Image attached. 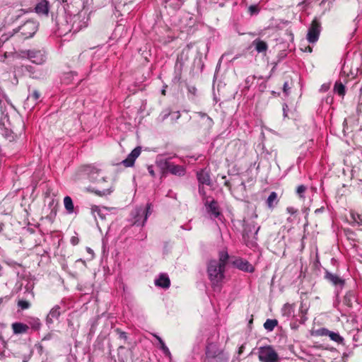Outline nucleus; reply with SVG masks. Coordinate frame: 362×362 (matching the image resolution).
<instances>
[{"instance_id":"nucleus-1","label":"nucleus","mask_w":362,"mask_h":362,"mask_svg":"<svg viewBox=\"0 0 362 362\" xmlns=\"http://www.w3.org/2000/svg\"><path fill=\"white\" fill-rule=\"evenodd\" d=\"M228 254L222 250L219 252L218 259H212L209 262L207 274L214 290L220 289L221 283L224 279L225 267L228 259Z\"/></svg>"},{"instance_id":"nucleus-2","label":"nucleus","mask_w":362,"mask_h":362,"mask_svg":"<svg viewBox=\"0 0 362 362\" xmlns=\"http://www.w3.org/2000/svg\"><path fill=\"white\" fill-rule=\"evenodd\" d=\"M81 172L84 175H86L91 182L101 185L100 189L88 188V191H91L100 196L110 194L112 192L111 183H108L106 180V177L101 175L100 170L95 166L90 165H84L81 168Z\"/></svg>"},{"instance_id":"nucleus-3","label":"nucleus","mask_w":362,"mask_h":362,"mask_svg":"<svg viewBox=\"0 0 362 362\" xmlns=\"http://www.w3.org/2000/svg\"><path fill=\"white\" fill-rule=\"evenodd\" d=\"M152 213L151 204L136 207L131 213L133 224L143 226L150 214Z\"/></svg>"},{"instance_id":"nucleus-4","label":"nucleus","mask_w":362,"mask_h":362,"mask_svg":"<svg viewBox=\"0 0 362 362\" xmlns=\"http://www.w3.org/2000/svg\"><path fill=\"white\" fill-rule=\"evenodd\" d=\"M205 354L207 358L215 359L216 362H227L228 360V355L215 343L207 344Z\"/></svg>"},{"instance_id":"nucleus-5","label":"nucleus","mask_w":362,"mask_h":362,"mask_svg":"<svg viewBox=\"0 0 362 362\" xmlns=\"http://www.w3.org/2000/svg\"><path fill=\"white\" fill-rule=\"evenodd\" d=\"M258 354L261 362H278L279 361L277 353L270 346L260 347Z\"/></svg>"},{"instance_id":"nucleus-6","label":"nucleus","mask_w":362,"mask_h":362,"mask_svg":"<svg viewBox=\"0 0 362 362\" xmlns=\"http://www.w3.org/2000/svg\"><path fill=\"white\" fill-rule=\"evenodd\" d=\"M321 32V23L317 18H315L307 33L306 39L310 43H315L318 39Z\"/></svg>"},{"instance_id":"nucleus-7","label":"nucleus","mask_w":362,"mask_h":362,"mask_svg":"<svg viewBox=\"0 0 362 362\" xmlns=\"http://www.w3.org/2000/svg\"><path fill=\"white\" fill-rule=\"evenodd\" d=\"M37 30V25L33 21H28L23 25L18 28V31L13 30L15 33L19 32L25 39L32 37Z\"/></svg>"},{"instance_id":"nucleus-8","label":"nucleus","mask_w":362,"mask_h":362,"mask_svg":"<svg viewBox=\"0 0 362 362\" xmlns=\"http://www.w3.org/2000/svg\"><path fill=\"white\" fill-rule=\"evenodd\" d=\"M160 165L164 170H167L173 175L182 176L185 173V169L183 166L175 165L168 160H160Z\"/></svg>"},{"instance_id":"nucleus-9","label":"nucleus","mask_w":362,"mask_h":362,"mask_svg":"<svg viewBox=\"0 0 362 362\" xmlns=\"http://www.w3.org/2000/svg\"><path fill=\"white\" fill-rule=\"evenodd\" d=\"M88 20L89 18L85 13H79L74 16L71 19L73 25L70 31L72 30L73 33H76L83 28L87 27Z\"/></svg>"},{"instance_id":"nucleus-10","label":"nucleus","mask_w":362,"mask_h":362,"mask_svg":"<svg viewBox=\"0 0 362 362\" xmlns=\"http://www.w3.org/2000/svg\"><path fill=\"white\" fill-rule=\"evenodd\" d=\"M28 59L36 64H42L46 60L45 52L44 50L31 49L24 52Z\"/></svg>"},{"instance_id":"nucleus-11","label":"nucleus","mask_w":362,"mask_h":362,"mask_svg":"<svg viewBox=\"0 0 362 362\" xmlns=\"http://www.w3.org/2000/svg\"><path fill=\"white\" fill-rule=\"evenodd\" d=\"M25 288V291L24 292L23 298L18 301V306L22 310L28 309L30 307V300L33 299L35 297V294L31 286H26Z\"/></svg>"},{"instance_id":"nucleus-12","label":"nucleus","mask_w":362,"mask_h":362,"mask_svg":"<svg viewBox=\"0 0 362 362\" xmlns=\"http://www.w3.org/2000/svg\"><path fill=\"white\" fill-rule=\"evenodd\" d=\"M195 114L200 117L199 124L202 127L207 131L212 128L214 121L209 115L202 112H197Z\"/></svg>"},{"instance_id":"nucleus-13","label":"nucleus","mask_w":362,"mask_h":362,"mask_svg":"<svg viewBox=\"0 0 362 362\" xmlns=\"http://www.w3.org/2000/svg\"><path fill=\"white\" fill-rule=\"evenodd\" d=\"M141 151V147H136L128 155L127 158L122 160V163L126 167H132L134 164L135 160L139 157Z\"/></svg>"},{"instance_id":"nucleus-14","label":"nucleus","mask_w":362,"mask_h":362,"mask_svg":"<svg viewBox=\"0 0 362 362\" xmlns=\"http://www.w3.org/2000/svg\"><path fill=\"white\" fill-rule=\"evenodd\" d=\"M233 264L236 268L243 272L250 273L254 272L253 266L251 264H250L249 262H247V260H244L243 259H238L233 262Z\"/></svg>"},{"instance_id":"nucleus-15","label":"nucleus","mask_w":362,"mask_h":362,"mask_svg":"<svg viewBox=\"0 0 362 362\" xmlns=\"http://www.w3.org/2000/svg\"><path fill=\"white\" fill-rule=\"evenodd\" d=\"M325 278L334 286L343 287L344 285V280L343 279L339 277L338 275L329 272V271L325 272Z\"/></svg>"},{"instance_id":"nucleus-16","label":"nucleus","mask_w":362,"mask_h":362,"mask_svg":"<svg viewBox=\"0 0 362 362\" xmlns=\"http://www.w3.org/2000/svg\"><path fill=\"white\" fill-rule=\"evenodd\" d=\"M35 11L38 15L47 16L49 11V2L47 0H40L36 4Z\"/></svg>"},{"instance_id":"nucleus-17","label":"nucleus","mask_w":362,"mask_h":362,"mask_svg":"<svg viewBox=\"0 0 362 362\" xmlns=\"http://www.w3.org/2000/svg\"><path fill=\"white\" fill-rule=\"evenodd\" d=\"M60 316V307L55 305L51 309L46 317L47 325H51L54 322V320H57Z\"/></svg>"},{"instance_id":"nucleus-18","label":"nucleus","mask_w":362,"mask_h":362,"mask_svg":"<svg viewBox=\"0 0 362 362\" xmlns=\"http://www.w3.org/2000/svg\"><path fill=\"white\" fill-rule=\"evenodd\" d=\"M155 285L163 288H168L170 285V279L167 274H161L159 277L155 280Z\"/></svg>"},{"instance_id":"nucleus-19","label":"nucleus","mask_w":362,"mask_h":362,"mask_svg":"<svg viewBox=\"0 0 362 362\" xmlns=\"http://www.w3.org/2000/svg\"><path fill=\"white\" fill-rule=\"evenodd\" d=\"M14 334H24L29 329V326L22 322H14L11 325Z\"/></svg>"},{"instance_id":"nucleus-20","label":"nucleus","mask_w":362,"mask_h":362,"mask_svg":"<svg viewBox=\"0 0 362 362\" xmlns=\"http://www.w3.org/2000/svg\"><path fill=\"white\" fill-rule=\"evenodd\" d=\"M40 96V93L37 90H34L32 93L29 94L25 101V105L28 107L34 106L39 100Z\"/></svg>"},{"instance_id":"nucleus-21","label":"nucleus","mask_w":362,"mask_h":362,"mask_svg":"<svg viewBox=\"0 0 362 362\" xmlns=\"http://www.w3.org/2000/svg\"><path fill=\"white\" fill-rule=\"evenodd\" d=\"M259 229H260V226H257V224H255L254 222H252L251 223H247L245 226L244 230L247 236H249L250 233H251L252 232V230H254L255 233H254L253 238L256 240L257 235V233H258V231L259 230Z\"/></svg>"},{"instance_id":"nucleus-22","label":"nucleus","mask_w":362,"mask_h":362,"mask_svg":"<svg viewBox=\"0 0 362 362\" xmlns=\"http://www.w3.org/2000/svg\"><path fill=\"white\" fill-rule=\"evenodd\" d=\"M252 45L255 47V50L258 53L264 52L268 49L267 44L264 41L261 40L260 39H255L252 42Z\"/></svg>"},{"instance_id":"nucleus-23","label":"nucleus","mask_w":362,"mask_h":362,"mask_svg":"<svg viewBox=\"0 0 362 362\" xmlns=\"http://www.w3.org/2000/svg\"><path fill=\"white\" fill-rule=\"evenodd\" d=\"M206 209L208 212L210 213L214 218H217L220 215L217 202L214 200L211 201L209 204H207Z\"/></svg>"},{"instance_id":"nucleus-24","label":"nucleus","mask_w":362,"mask_h":362,"mask_svg":"<svg viewBox=\"0 0 362 362\" xmlns=\"http://www.w3.org/2000/svg\"><path fill=\"white\" fill-rule=\"evenodd\" d=\"M27 322L29 328L30 327L33 331H37L41 327L40 320L37 317H30L28 319Z\"/></svg>"},{"instance_id":"nucleus-25","label":"nucleus","mask_w":362,"mask_h":362,"mask_svg":"<svg viewBox=\"0 0 362 362\" xmlns=\"http://www.w3.org/2000/svg\"><path fill=\"white\" fill-rule=\"evenodd\" d=\"M197 179L202 184H205L206 185H209L211 184L209 175L204 170H202L197 173Z\"/></svg>"},{"instance_id":"nucleus-26","label":"nucleus","mask_w":362,"mask_h":362,"mask_svg":"<svg viewBox=\"0 0 362 362\" xmlns=\"http://www.w3.org/2000/svg\"><path fill=\"white\" fill-rule=\"evenodd\" d=\"M153 336L158 341L159 344H160V349L162 350L163 353L166 356H168V358H171V354L170 352L169 349L167 347V346L165 345V342L163 341V340L159 336H158L157 334H153Z\"/></svg>"},{"instance_id":"nucleus-27","label":"nucleus","mask_w":362,"mask_h":362,"mask_svg":"<svg viewBox=\"0 0 362 362\" xmlns=\"http://www.w3.org/2000/svg\"><path fill=\"white\" fill-rule=\"evenodd\" d=\"M278 203L277 194L275 192H272L270 193L269 196L267 199V204L269 208H274L275 205Z\"/></svg>"},{"instance_id":"nucleus-28","label":"nucleus","mask_w":362,"mask_h":362,"mask_svg":"<svg viewBox=\"0 0 362 362\" xmlns=\"http://www.w3.org/2000/svg\"><path fill=\"white\" fill-rule=\"evenodd\" d=\"M91 213L93 216L96 219L97 216H98L102 220H104L105 218V214L103 213V211L99 206H91Z\"/></svg>"},{"instance_id":"nucleus-29","label":"nucleus","mask_w":362,"mask_h":362,"mask_svg":"<svg viewBox=\"0 0 362 362\" xmlns=\"http://www.w3.org/2000/svg\"><path fill=\"white\" fill-rule=\"evenodd\" d=\"M64 204L65 209L67 210L69 213H72L74 211V204L70 197L66 196L64 197Z\"/></svg>"},{"instance_id":"nucleus-30","label":"nucleus","mask_w":362,"mask_h":362,"mask_svg":"<svg viewBox=\"0 0 362 362\" xmlns=\"http://www.w3.org/2000/svg\"><path fill=\"white\" fill-rule=\"evenodd\" d=\"M334 91L340 96H344L345 95V86L340 81H337L334 85Z\"/></svg>"},{"instance_id":"nucleus-31","label":"nucleus","mask_w":362,"mask_h":362,"mask_svg":"<svg viewBox=\"0 0 362 362\" xmlns=\"http://www.w3.org/2000/svg\"><path fill=\"white\" fill-rule=\"evenodd\" d=\"M277 323L278 322L276 320L268 319L264 322V327L265 329L268 331H272L274 329V327L277 325Z\"/></svg>"},{"instance_id":"nucleus-32","label":"nucleus","mask_w":362,"mask_h":362,"mask_svg":"<svg viewBox=\"0 0 362 362\" xmlns=\"http://www.w3.org/2000/svg\"><path fill=\"white\" fill-rule=\"evenodd\" d=\"M332 341L337 342L338 344H342L344 338L339 335V333L331 331L328 336Z\"/></svg>"},{"instance_id":"nucleus-33","label":"nucleus","mask_w":362,"mask_h":362,"mask_svg":"<svg viewBox=\"0 0 362 362\" xmlns=\"http://www.w3.org/2000/svg\"><path fill=\"white\" fill-rule=\"evenodd\" d=\"M293 313V307L290 304H285L282 308V314L284 316L289 317Z\"/></svg>"},{"instance_id":"nucleus-34","label":"nucleus","mask_w":362,"mask_h":362,"mask_svg":"<svg viewBox=\"0 0 362 362\" xmlns=\"http://www.w3.org/2000/svg\"><path fill=\"white\" fill-rule=\"evenodd\" d=\"M354 300V295L351 293H348L344 296L343 302L348 307H351L352 302Z\"/></svg>"},{"instance_id":"nucleus-35","label":"nucleus","mask_w":362,"mask_h":362,"mask_svg":"<svg viewBox=\"0 0 362 362\" xmlns=\"http://www.w3.org/2000/svg\"><path fill=\"white\" fill-rule=\"evenodd\" d=\"M306 190H307L306 186H305L303 185H300L298 186V187L296 189V194L300 199H305V192H306Z\"/></svg>"},{"instance_id":"nucleus-36","label":"nucleus","mask_w":362,"mask_h":362,"mask_svg":"<svg viewBox=\"0 0 362 362\" xmlns=\"http://www.w3.org/2000/svg\"><path fill=\"white\" fill-rule=\"evenodd\" d=\"M74 78V73L70 71L64 74L62 81L65 83H70Z\"/></svg>"},{"instance_id":"nucleus-37","label":"nucleus","mask_w":362,"mask_h":362,"mask_svg":"<svg viewBox=\"0 0 362 362\" xmlns=\"http://www.w3.org/2000/svg\"><path fill=\"white\" fill-rule=\"evenodd\" d=\"M351 218L356 223L362 226V214L351 213Z\"/></svg>"},{"instance_id":"nucleus-38","label":"nucleus","mask_w":362,"mask_h":362,"mask_svg":"<svg viewBox=\"0 0 362 362\" xmlns=\"http://www.w3.org/2000/svg\"><path fill=\"white\" fill-rule=\"evenodd\" d=\"M256 77L255 76H249L246 78L245 79V88L246 89H249L251 84L253 83L254 81L255 80Z\"/></svg>"},{"instance_id":"nucleus-39","label":"nucleus","mask_w":362,"mask_h":362,"mask_svg":"<svg viewBox=\"0 0 362 362\" xmlns=\"http://www.w3.org/2000/svg\"><path fill=\"white\" fill-rule=\"evenodd\" d=\"M249 11H250V14L252 15L255 13H257L259 10L256 6L252 5L249 7Z\"/></svg>"},{"instance_id":"nucleus-40","label":"nucleus","mask_w":362,"mask_h":362,"mask_svg":"<svg viewBox=\"0 0 362 362\" xmlns=\"http://www.w3.org/2000/svg\"><path fill=\"white\" fill-rule=\"evenodd\" d=\"M320 332L321 335H324V336H329V333L331 332V331H329V329H325V328L321 329Z\"/></svg>"},{"instance_id":"nucleus-41","label":"nucleus","mask_w":362,"mask_h":362,"mask_svg":"<svg viewBox=\"0 0 362 362\" xmlns=\"http://www.w3.org/2000/svg\"><path fill=\"white\" fill-rule=\"evenodd\" d=\"M290 89L289 86H288V82H285L284 83V88H283V90H284V93L286 94V95H288V90Z\"/></svg>"},{"instance_id":"nucleus-42","label":"nucleus","mask_w":362,"mask_h":362,"mask_svg":"<svg viewBox=\"0 0 362 362\" xmlns=\"http://www.w3.org/2000/svg\"><path fill=\"white\" fill-rule=\"evenodd\" d=\"M286 211L290 214H295L297 212V210L292 206L287 207Z\"/></svg>"},{"instance_id":"nucleus-43","label":"nucleus","mask_w":362,"mask_h":362,"mask_svg":"<svg viewBox=\"0 0 362 362\" xmlns=\"http://www.w3.org/2000/svg\"><path fill=\"white\" fill-rule=\"evenodd\" d=\"M180 112H179V111H177V112H173V113L172 114V118H173V119L177 120V119H178L180 118Z\"/></svg>"},{"instance_id":"nucleus-44","label":"nucleus","mask_w":362,"mask_h":362,"mask_svg":"<svg viewBox=\"0 0 362 362\" xmlns=\"http://www.w3.org/2000/svg\"><path fill=\"white\" fill-rule=\"evenodd\" d=\"M148 171L149 173V174L152 176V177H154L155 176V172L153 170V168L152 165H149L148 166Z\"/></svg>"},{"instance_id":"nucleus-45","label":"nucleus","mask_w":362,"mask_h":362,"mask_svg":"<svg viewBox=\"0 0 362 362\" xmlns=\"http://www.w3.org/2000/svg\"><path fill=\"white\" fill-rule=\"evenodd\" d=\"M119 334V337L124 339H127V337L124 332L119 331V329L117 330Z\"/></svg>"},{"instance_id":"nucleus-46","label":"nucleus","mask_w":362,"mask_h":362,"mask_svg":"<svg viewBox=\"0 0 362 362\" xmlns=\"http://www.w3.org/2000/svg\"><path fill=\"white\" fill-rule=\"evenodd\" d=\"M71 242L74 245H77L78 243V239L76 237H73L71 240Z\"/></svg>"},{"instance_id":"nucleus-47","label":"nucleus","mask_w":362,"mask_h":362,"mask_svg":"<svg viewBox=\"0 0 362 362\" xmlns=\"http://www.w3.org/2000/svg\"><path fill=\"white\" fill-rule=\"evenodd\" d=\"M359 103L362 104V86L360 89V95H359Z\"/></svg>"},{"instance_id":"nucleus-48","label":"nucleus","mask_w":362,"mask_h":362,"mask_svg":"<svg viewBox=\"0 0 362 362\" xmlns=\"http://www.w3.org/2000/svg\"><path fill=\"white\" fill-rule=\"evenodd\" d=\"M243 350H244V346H243V345H242V346L239 348V351H238L239 354H240L243 351Z\"/></svg>"},{"instance_id":"nucleus-49","label":"nucleus","mask_w":362,"mask_h":362,"mask_svg":"<svg viewBox=\"0 0 362 362\" xmlns=\"http://www.w3.org/2000/svg\"><path fill=\"white\" fill-rule=\"evenodd\" d=\"M266 88V84L265 83H262L260 85V88H261V90L262 91L264 90V88Z\"/></svg>"},{"instance_id":"nucleus-50","label":"nucleus","mask_w":362,"mask_h":362,"mask_svg":"<svg viewBox=\"0 0 362 362\" xmlns=\"http://www.w3.org/2000/svg\"><path fill=\"white\" fill-rule=\"evenodd\" d=\"M170 115V112H167L165 113L163 117V119H165L168 116H169Z\"/></svg>"},{"instance_id":"nucleus-51","label":"nucleus","mask_w":362,"mask_h":362,"mask_svg":"<svg viewBox=\"0 0 362 362\" xmlns=\"http://www.w3.org/2000/svg\"><path fill=\"white\" fill-rule=\"evenodd\" d=\"M308 52H312V48L310 47H308Z\"/></svg>"},{"instance_id":"nucleus-52","label":"nucleus","mask_w":362,"mask_h":362,"mask_svg":"<svg viewBox=\"0 0 362 362\" xmlns=\"http://www.w3.org/2000/svg\"><path fill=\"white\" fill-rule=\"evenodd\" d=\"M253 217H254L255 218H257V214L255 213V214H254V215H253Z\"/></svg>"},{"instance_id":"nucleus-53","label":"nucleus","mask_w":362,"mask_h":362,"mask_svg":"<svg viewBox=\"0 0 362 362\" xmlns=\"http://www.w3.org/2000/svg\"><path fill=\"white\" fill-rule=\"evenodd\" d=\"M225 185H226V186H229V183H228V182H225Z\"/></svg>"},{"instance_id":"nucleus-54","label":"nucleus","mask_w":362,"mask_h":362,"mask_svg":"<svg viewBox=\"0 0 362 362\" xmlns=\"http://www.w3.org/2000/svg\"><path fill=\"white\" fill-rule=\"evenodd\" d=\"M343 71L345 72V65H344V67H343Z\"/></svg>"},{"instance_id":"nucleus-55","label":"nucleus","mask_w":362,"mask_h":362,"mask_svg":"<svg viewBox=\"0 0 362 362\" xmlns=\"http://www.w3.org/2000/svg\"><path fill=\"white\" fill-rule=\"evenodd\" d=\"M162 93H163V95H165V90H163L162 91Z\"/></svg>"}]
</instances>
